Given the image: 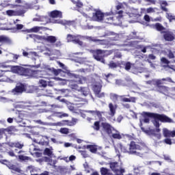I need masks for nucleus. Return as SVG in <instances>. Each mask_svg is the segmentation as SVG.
I'll list each match as a JSON object with an SVG mask.
<instances>
[{
    "mask_svg": "<svg viewBox=\"0 0 175 175\" xmlns=\"http://www.w3.org/2000/svg\"><path fill=\"white\" fill-rule=\"evenodd\" d=\"M142 116V117H144V122H146V124H148L150 122V118H153V120H154L153 124L155 128H159V121L161 122L167 124H173V122H174V121H173V119L169 118L165 114L143 111Z\"/></svg>",
    "mask_w": 175,
    "mask_h": 175,
    "instance_id": "1",
    "label": "nucleus"
},
{
    "mask_svg": "<svg viewBox=\"0 0 175 175\" xmlns=\"http://www.w3.org/2000/svg\"><path fill=\"white\" fill-rule=\"evenodd\" d=\"M146 148H147L146 144L141 142H135V141L130 142L129 150L125 146H120V150L122 152H128L130 155H136L137 157H142L143 153L139 151H144Z\"/></svg>",
    "mask_w": 175,
    "mask_h": 175,
    "instance_id": "2",
    "label": "nucleus"
},
{
    "mask_svg": "<svg viewBox=\"0 0 175 175\" xmlns=\"http://www.w3.org/2000/svg\"><path fill=\"white\" fill-rule=\"evenodd\" d=\"M12 70L14 73H17L18 75H20L21 76H27L31 77L35 75V70H33L31 68H25L23 66H14L12 68Z\"/></svg>",
    "mask_w": 175,
    "mask_h": 175,
    "instance_id": "3",
    "label": "nucleus"
},
{
    "mask_svg": "<svg viewBox=\"0 0 175 175\" xmlns=\"http://www.w3.org/2000/svg\"><path fill=\"white\" fill-rule=\"evenodd\" d=\"M160 4V8L163 12H165L166 13V18L169 20L170 23H172V21H175V16L172 15L170 13H167L169 12V10L166 8V6H169V4L167 3V1H161L159 2Z\"/></svg>",
    "mask_w": 175,
    "mask_h": 175,
    "instance_id": "4",
    "label": "nucleus"
},
{
    "mask_svg": "<svg viewBox=\"0 0 175 175\" xmlns=\"http://www.w3.org/2000/svg\"><path fill=\"white\" fill-rule=\"evenodd\" d=\"M93 58L96 61H99L105 64V55H106V51L102 49H96L92 51Z\"/></svg>",
    "mask_w": 175,
    "mask_h": 175,
    "instance_id": "5",
    "label": "nucleus"
},
{
    "mask_svg": "<svg viewBox=\"0 0 175 175\" xmlns=\"http://www.w3.org/2000/svg\"><path fill=\"white\" fill-rule=\"evenodd\" d=\"M67 42L75 43V44H79V46H83V41H81V35H67Z\"/></svg>",
    "mask_w": 175,
    "mask_h": 175,
    "instance_id": "6",
    "label": "nucleus"
},
{
    "mask_svg": "<svg viewBox=\"0 0 175 175\" xmlns=\"http://www.w3.org/2000/svg\"><path fill=\"white\" fill-rule=\"evenodd\" d=\"M109 166L112 172L116 175H122L125 173V170L121 168L118 162L110 163Z\"/></svg>",
    "mask_w": 175,
    "mask_h": 175,
    "instance_id": "7",
    "label": "nucleus"
},
{
    "mask_svg": "<svg viewBox=\"0 0 175 175\" xmlns=\"http://www.w3.org/2000/svg\"><path fill=\"white\" fill-rule=\"evenodd\" d=\"M161 35H163V38L165 42H174L175 40V34L170 30L161 31Z\"/></svg>",
    "mask_w": 175,
    "mask_h": 175,
    "instance_id": "8",
    "label": "nucleus"
},
{
    "mask_svg": "<svg viewBox=\"0 0 175 175\" xmlns=\"http://www.w3.org/2000/svg\"><path fill=\"white\" fill-rule=\"evenodd\" d=\"M27 89L23 83H17L15 88L12 90V94L14 95H21L23 92H25Z\"/></svg>",
    "mask_w": 175,
    "mask_h": 175,
    "instance_id": "9",
    "label": "nucleus"
},
{
    "mask_svg": "<svg viewBox=\"0 0 175 175\" xmlns=\"http://www.w3.org/2000/svg\"><path fill=\"white\" fill-rule=\"evenodd\" d=\"M101 126L103 128V131H104V132H105V133L109 136H111V133L116 131V129H114V127L108 122H102Z\"/></svg>",
    "mask_w": 175,
    "mask_h": 175,
    "instance_id": "10",
    "label": "nucleus"
},
{
    "mask_svg": "<svg viewBox=\"0 0 175 175\" xmlns=\"http://www.w3.org/2000/svg\"><path fill=\"white\" fill-rule=\"evenodd\" d=\"M103 18H105V14L100 10H97L95 13H93L92 19L94 21H103Z\"/></svg>",
    "mask_w": 175,
    "mask_h": 175,
    "instance_id": "11",
    "label": "nucleus"
},
{
    "mask_svg": "<svg viewBox=\"0 0 175 175\" xmlns=\"http://www.w3.org/2000/svg\"><path fill=\"white\" fill-rule=\"evenodd\" d=\"M76 122H77V119L72 118V121L62 120L61 122H58L56 123V125H58V126H65V125H67L68 126H73V125H76Z\"/></svg>",
    "mask_w": 175,
    "mask_h": 175,
    "instance_id": "12",
    "label": "nucleus"
},
{
    "mask_svg": "<svg viewBox=\"0 0 175 175\" xmlns=\"http://www.w3.org/2000/svg\"><path fill=\"white\" fill-rule=\"evenodd\" d=\"M8 16H24L25 14V10H19L14 11L13 10H8L6 11Z\"/></svg>",
    "mask_w": 175,
    "mask_h": 175,
    "instance_id": "13",
    "label": "nucleus"
},
{
    "mask_svg": "<svg viewBox=\"0 0 175 175\" xmlns=\"http://www.w3.org/2000/svg\"><path fill=\"white\" fill-rule=\"evenodd\" d=\"M167 83H173V80L170 77L163 78L161 79H157L156 81L157 87H162L163 84H167Z\"/></svg>",
    "mask_w": 175,
    "mask_h": 175,
    "instance_id": "14",
    "label": "nucleus"
},
{
    "mask_svg": "<svg viewBox=\"0 0 175 175\" xmlns=\"http://www.w3.org/2000/svg\"><path fill=\"white\" fill-rule=\"evenodd\" d=\"M164 137H175V131H170L167 128L163 129Z\"/></svg>",
    "mask_w": 175,
    "mask_h": 175,
    "instance_id": "15",
    "label": "nucleus"
},
{
    "mask_svg": "<svg viewBox=\"0 0 175 175\" xmlns=\"http://www.w3.org/2000/svg\"><path fill=\"white\" fill-rule=\"evenodd\" d=\"M7 167L8 169H10V170H12V172H14L15 173H23V170L20 167L12 164V163L7 164Z\"/></svg>",
    "mask_w": 175,
    "mask_h": 175,
    "instance_id": "16",
    "label": "nucleus"
},
{
    "mask_svg": "<svg viewBox=\"0 0 175 175\" xmlns=\"http://www.w3.org/2000/svg\"><path fill=\"white\" fill-rule=\"evenodd\" d=\"M50 17L52 18H62V12L59 10H53L51 12Z\"/></svg>",
    "mask_w": 175,
    "mask_h": 175,
    "instance_id": "17",
    "label": "nucleus"
},
{
    "mask_svg": "<svg viewBox=\"0 0 175 175\" xmlns=\"http://www.w3.org/2000/svg\"><path fill=\"white\" fill-rule=\"evenodd\" d=\"M0 43L2 44H10L12 43V40L6 36L0 35Z\"/></svg>",
    "mask_w": 175,
    "mask_h": 175,
    "instance_id": "18",
    "label": "nucleus"
},
{
    "mask_svg": "<svg viewBox=\"0 0 175 175\" xmlns=\"http://www.w3.org/2000/svg\"><path fill=\"white\" fill-rule=\"evenodd\" d=\"M10 147L11 148H18V150H21L24 147V144L20 142H10L9 144Z\"/></svg>",
    "mask_w": 175,
    "mask_h": 175,
    "instance_id": "19",
    "label": "nucleus"
},
{
    "mask_svg": "<svg viewBox=\"0 0 175 175\" xmlns=\"http://www.w3.org/2000/svg\"><path fill=\"white\" fill-rule=\"evenodd\" d=\"M42 39L44 40V42H47V43L54 44L55 42H57V38L54 36L43 37Z\"/></svg>",
    "mask_w": 175,
    "mask_h": 175,
    "instance_id": "20",
    "label": "nucleus"
},
{
    "mask_svg": "<svg viewBox=\"0 0 175 175\" xmlns=\"http://www.w3.org/2000/svg\"><path fill=\"white\" fill-rule=\"evenodd\" d=\"M157 91L161 94H163L164 95L169 94V87L163 85V86H157Z\"/></svg>",
    "mask_w": 175,
    "mask_h": 175,
    "instance_id": "21",
    "label": "nucleus"
},
{
    "mask_svg": "<svg viewBox=\"0 0 175 175\" xmlns=\"http://www.w3.org/2000/svg\"><path fill=\"white\" fill-rule=\"evenodd\" d=\"M109 111H110V113L109 115L111 116V117H114V116H116V111L117 110V105H113L112 103H110L109 104Z\"/></svg>",
    "mask_w": 175,
    "mask_h": 175,
    "instance_id": "22",
    "label": "nucleus"
},
{
    "mask_svg": "<svg viewBox=\"0 0 175 175\" xmlns=\"http://www.w3.org/2000/svg\"><path fill=\"white\" fill-rule=\"evenodd\" d=\"M86 113H88L89 114H92V116H97L98 118H102V114H105V111H100L98 110H96V111L88 110V111H86Z\"/></svg>",
    "mask_w": 175,
    "mask_h": 175,
    "instance_id": "23",
    "label": "nucleus"
},
{
    "mask_svg": "<svg viewBox=\"0 0 175 175\" xmlns=\"http://www.w3.org/2000/svg\"><path fill=\"white\" fill-rule=\"evenodd\" d=\"M113 132L115 133H111L110 137H111L112 139H116L118 140H121V139H122V136H121V134L120 133V132L117 130L115 129V131H113Z\"/></svg>",
    "mask_w": 175,
    "mask_h": 175,
    "instance_id": "24",
    "label": "nucleus"
},
{
    "mask_svg": "<svg viewBox=\"0 0 175 175\" xmlns=\"http://www.w3.org/2000/svg\"><path fill=\"white\" fill-rule=\"evenodd\" d=\"M120 98H121V101L122 102H125V103H136V98L135 97H130V98H125L124 96H120Z\"/></svg>",
    "mask_w": 175,
    "mask_h": 175,
    "instance_id": "25",
    "label": "nucleus"
},
{
    "mask_svg": "<svg viewBox=\"0 0 175 175\" xmlns=\"http://www.w3.org/2000/svg\"><path fill=\"white\" fill-rule=\"evenodd\" d=\"M154 28L157 29V31H158L159 32H161V33H162L163 31L166 30V28L159 23H155V25H154Z\"/></svg>",
    "mask_w": 175,
    "mask_h": 175,
    "instance_id": "26",
    "label": "nucleus"
},
{
    "mask_svg": "<svg viewBox=\"0 0 175 175\" xmlns=\"http://www.w3.org/2000/svg\"><path fill=\"white\" fill-rule=\"evenodd\" d=\"M86 148L92 154H96V152L98 151V146L96 145H87Z\"/></svg>",
    "mask_w": 175,
    "mask_h": 175,
    "instance_id": "27",
    "label": "nucleus"
},
{
    "mask_svg": "<svg viewBox=\"0 0 175 175\" xmlns=\"http://www.w3.org/2000/svg\"><path fill=\"white\" fill-rule=\"evenodd\" d=\"M93 91L95 95H97V94H99V92L102 91V85L100 84L94 85Z\"/></svg>",
    "mask_w": 175,
    "mask_h": 175,
    "instance_id": "28",
    "label": "nucleus"
},
{
    "mask_svg": "<svg viewBox=\"0 0 175 175\" xmlns=\"http://www.w3.org/2000/svg\"><path fill=\"white\" fill-rule=\"evenodd\" d=\"M100 173L101 175H113V173L109 172V169L103 167L100 168Z\"/></svg>",
    "mask_w": 175,
    "mask_h": 175,
    "instance_id": "29",
    "label": "nucleus"
},
{
    "mask_svg": "<svg viewBox=\"0 0 175 175\" xmlns=\"http://www.w3.org/2000/svg\"><path fill=\"white\" fill-rule=\"evenodd\" d=\"M94 131H100V121L94 122L93 126H92Z\"/></svg>",
    "mask_w": 175,
    "mask_h": 175,
    "instance_id": "30",
    "label": "nucleus"
},
{
    "mask_svg": "<svg viewBox=\"0 0 175 175\" xmlns=\"http://www.w3.org/2000/svg\"><path fill=\"white\" fill-rule=\"evenodd\" d=\"M79 91H81L84 96H87L90 94V88H80Z\"/></svg>",
    "mask_w": 175,
    "mask_h": 175,
    "instance_id": "31",
    "label": "nucleus"
},
{
    "mask_svg": "<svg viewBox=\"0 0 175 175\" xmlns=\"http://www.w3.org/2000/svg\"><path fill=\"white\" fill-rule=\"evenodd\" d=\"M18 160L21 161L22 162L25 161H31V157L27 156H24L23 154L18 155Z\"/></svg>",
    "mask_w": 175,
    "mask_h": 175,
    "instance_id": "32",
    "label": "nucleus"
},
{
    "mask_svg": "<svg viewBox=\"0 0 175 175\" xmlns=\"http://www.w3.org/2000/svg\"><path fill=\"white\" fill-rule=\"evenodd\" d=\"M45 139L48 141H40L38 142V144H40V146H49L50 144V141H49V137L47 136H44Z\"/></svg>",
    "mask_w": 175,
    "mask_h": 175,
    "instance_id": "33",
    "label": "nucleus"
},
{
    "mask_svg": "<svg viewBox=\"0 0 175 175\" xmlns=\"http://www.w3.org/2000/svg\"><path fill=\"white\" fill-rule=\"evenodd\" d=\"M108 66L109 68V69H116V68H118V64H117V63L111 61L109 62V64H108Z\"/></svg>",
    "mask_w": 175,
    "mask_h": 175,
    "instance_id": "34",
    "label": "nucleus"
},
{
    "mask_svg": "<svg viewBox=\"0 0 175 175\" xmlns=\"http://www.w3.org/2000/svg\"><path fill=\"white\" fill-rule=\"evenodd\" d=\"M44 155H48V157H51V155H53V152L51 150H50V148H46L44 150Z\"/></svg>",
    "mask_w": 175,
    "mask_h": 175,
    "instance_id": "35",
    "label": "nucleus"
},
{
    "mask_svg": "<svg viewBox=\"0 0 175 175\" xmlns=\"http://www.w3.org/2000/svg\"><path fill=\"white\" fill-rule=\"evenodd\" d=\"M70 89L71 90H75V91H80V89H79V85L74 83V84H70Z\"/></svg>",
    "mask_w": 175,
    "mask_h": 175,
    "instance_id": "36",
    "label": "nucleus"
},
{
    "mask_svg": "<svg viewBox=\"0 0 175 175\" xmlns=\"http://www.w3.org/2000/svg\"><path fill=\"white\" fill-rule=\"evenodd\" d=\"M52 72L55 75V76H58V75H59V73H61V72H62V70L52 68Z\"/></svg>",
    "mask_w": 175,
    "mask_h": 175,
    "instance_id": "37",
    "label": "nucleus"
},
{
    "mask_svg": "<svg viewBox=\"0 0 175 175\" xmlns=\"http://www.w3.org/2000/svg\"><path fill=\"white\" fill-rule=\"evenodd\" d=\"M124 69L126 70H131V68H132V64H131V62H127L125 64H124Z\"/></svg>",
    "mask_w": 175,
    "mask_h": 175,
    "instance_id": "38",
    "label": "nucleus"
},
{
    "mask_svg": "<svg viewBox=\"0 0 175 175\" xmlns=\"http://www.w3.org/2000/svg\"><path fill=\"white\" fill-rule=\"evenodd\" d=\"M110 98H111V100H118V95L116 94L111 93Z\"/></svg>",
    "mask_w": 175,
    "mask_h": 175,
    "instance_id": "39",
    "label": "nucleus"
},
{
    "mask_svg": "<svg viewBox=\"0 0 175 175\" xmlns=\"http://www.w3.org/2000/svg\"><path fill=\"white\" fill-rule=\"evenodd\" d=\"M87 80V79L84 77H81L79 78L78 83L79 84H84V82Z\"/></svg>",
    "mask_w": 175,
    "mask_h": 175,
    "instance_id": "40",
    "label": "nucleus"
},
{
    "mask_svg": "<svg viewBox=\"0 0 175 175\" xmlns=\"http://www.w3.org/2000/svg\"><path fill=\"white\" fill-rule=\"evenodd\" d=\"M161 61L163 64H165V65H169L170 64V62L166 59V57H162L161 59Z\"/></svg>",
    "mask_w": 175,
    "mask_h": 175,
    "instance_id": "41",
    "label": "nucleus"
},
{
    "mask_svg": "<svg viewBox=\"0 0 175 175\" xmlns=\"http://www.w3.org/2000/svg\"><path fill=\"white\" fill-rule=\"evenodd\" d=\"M113 20H114V17H113V16L105 17L106 23H111V21H113Z\"/></svg>",
    "mask_w": 175,
    "mask_h": 175,
    "instance_id": "42",
    "label": "nucleus"
},
{
    "mask_svg": "<svg viewBox=\"0 0 175 175\" xmlns=\"http://www.w3.org/2000/svg\"><path fill=\"white\" fill-rule=\"evenodd\" d=\"M155 9L157 8H148L146 9L147 13H155Z\"/></svg>",
    "mask_w": 175,
    "mask_h": 175,
    "instance_id": "43",
    "label": "nucleus"
},
{
    "mask_svg": "<svg viewBox=\"0 0 175 175\" xmlns=\"http://www.w3.org/2000/svg\"><path fill=\"white\" fill-rule=\"evenodd\" d=\"M164 143H165V144H169L170 146H171V144H172V139L170 138H165L164 139Z\"/></svg>",
    "mask_w": 175,
    "mask_h": 175,
    "instance_id": "44",
    "label": "nucleus"
},
{
    "mask_svg": "<svg viewBox=\"0 0 175 175\" xmlns=\"http://www.w3.org/2000/svg\"><path fill=\"white\" fill-rule=\"evenodd\" d=\"M60 132L64 135H68L69 133V130L68 129H61Z\"/></svg>",
    "mask_w": 175,
    "mask_h": 175,
    "instance_id": "45",
    "label": "nucleus"
},
{
    "mask_svg": "<svg viewBox=\"0 0 175 175\" xmlns=\"http://www.w3.org/2000/svg\"><path fill=\"white\" fill-rule=\"evenodd\" d=\"M81 154L83 158H88V154H87V151L85 150H81Z\"/></svg>",
    "mask_w": 175,
    "mask_h": 175,
    "instance_id": "46",
    "label": "nucleus"
},
{
    "mask_svg": "<svg viewBox=\"0 0 175 175\" xmlns=\"http://www.w3.org/2000/svg\"><path fill=\"white\" fill-rule=\"evenodd\" d=\"M144 20H145L146 23H150V21H151V18H150V16L148 14H146L144 16Z\"/></svg>",
    "mask_w": 175,
    "mask_h": 175,
    "instance_id": "47",
    "label": "nucleus"
},
{
    "mask_svg": "<svg viewBox=\"0 0 175 175\" xmlns=\"http://www.w3.org/2000/svg\"><path fill=\"white\" fill-rule=\"evenodd\" d=\"M40 83L42 87H47V82L43 79L40 80Z\"/></svg>",
    "mask_w": 175,
    "mask_h": 175,
    "instance_id": "48",
    "label": "nucleus"
},
{
    "mask_svg": "<svg viewBox=\"0 0 175 175\" xmlns=\"http://www.w3.org/2000/svg\"><path fill=\"white\" fill-rule=\"evenodd\" d=\"M150 132L151 133H154V132H157V133H159L161 132V129H159V127L156 128V129H151L150 130Z\"/></svg>",
    "mask_w": 175,
    "mask_h": 175,
    "instance_id": "49",
    "label": "nucleus"
},
{
    "mask_svg": "<svg viewBox=\"0 0 175 175\" xmlns=\"http://www.w3.org/2000/svg\"><path fill=\"white\" fill-rule=\"evenodd\" d=\"M75 5L77 8H83V3H81V1H77V2H75Z\"/></svg>",
    "mask_w": 175,
    "mask_h": 175,
    "instance_id": "50",
    "label": "nucleus"
},
{
    "mask_svg": "<svg viewBox=\"0 0 175 175\" xmlns=\"http://www.w3.org/2000/svg\"><path fill=\"white\" fill-rule=\"evenodd\" d=\"M6 72H8V70H0V79L1 77H3L5 76V73H6ZM0 81H2V80H0Z\"/></svg>",
    "mask_w": 175,
    "mask_h": 175,
    "instance_id": "51",
    "label": "nucleus"
},
{
    "mask_svg": "<svg viewBox=\"0 0 175 175\" xmlns=\"http://www.w3.org/2000/svg\"><path fill=\"white\" fill-rule=\"evenodd\" d=\"M7 154H8L10 157H16V154H14V150H9L8 152H7Z\"/></svg>",
    "mask_w": 175,
    "mask_h": 175,
    "instance_id": "52",
    "label": "nucleus"
},
{
    "mask_svg": "<svg viewBox=\"0 0 175 175\" xmlns=\"http://www.w3.org/2000/svg\"><path fill=\"white\" fill-rule=\"evenodd\" d=\"M24 28V25L21 24H17L16 25V29L18 31H20V29H23Z\"/></svg>",
    "mask_w": 175,
    "mask_h": 175,
    "instance_id": "53",
    "label": "nucleus"
},
{
    "mask_svg": "<svg viewBox=\"0 0 175 175\" xmlns=\"http://www.w3.org/2000/svg\"><path fill=\"white\" fill-rule=\"evenodd\" d=\"M32 32H38L40 31V28L39 27H34L31 29Z\"/></svg>",
    "mask_w": 175,
    "mask_h": 175,
    "instance_id": "54",
    "label": "nucleus"
},
{
    "mask_svg": "<svg viewBox=\"0 0 175 175\" xmlns=\"http://www.w3.org/2000/svg\"><path fill=\"white\" fill-rule=\"evenodd\" d=\"M96 96H97V98H105V93L99 92L98 94H96Z\"/></svg>",
    "mask_w": 175,
    "mask_h": 175,
    "instance_id": "55",
    "label": "nucleus"
},
{
    "mask_svg": "<svg viewBox=\"0 0 175 175\" xmlns=\"http://www.w3.org/2000/svg\"><path fill=\"white\" fill-rule=\"evenodd\" d=\"M1 162L3 165H6V166H8V165H9V163H11L10 162H9L8 160H5V159L1 160Z\"/></svg>",
    "mask_w": 175,
    "mask_h": 175,
    "instance_id": "56",
    "label": "nucleus"
},
{
    "mask_svg": "<svg viewBox=\"0 0 175 175\" xmlns=\"http://www.w3.org/2000/svg\"><path fill=\"white\" fill-rule=\"evenodd\" d=\"M3 148H6V145L3 144V145H1L0 150H1V151H4V152L8 151V149L4 150Z\"/></svg>",
    "mask_w": 175,
    "mask_h": 175,
    "instance_id": "57",
    "label": "nucleus"
},
{
    "mask_svg": "<svg viewBox=\"0 0 175 175\" xmlns=\"http://www.w3.org/2000/svg\"><path fill=\"white\" fill-rule=\"evenodd\" d=\"M153 135H154V136H155V137L158 138L159 139L162 137V135L159 133H153Z\"/></svg>",
    "mask_w": 175,
    "mask_h": 175,
    "instance_id": "58",
    "label": "nucleus"
},
{
    "mask_svg": "<svg viewBox=\"0 0 175 175\" xmlns=\"http://www.w3.org/2000/svg\"><path fill=\"white\" fill-rule=\"evenodd\" d=\"M43 161H44V162H51V159H50V158L48 157H44L43 158Z\"/></svg>",
    "mask_w": 175,
    "mask_h": 175,
    "instance_id": "59",
    "label": "nucleus"
},
{
    "mask_svg": "<svg viewBox=\"0 0 175 175\" xmlns=\"http://www.w3.org/2000/svg\"><path fill=\"white\" fill-rule=\"evenodd\" d=\"M168 57L169 58H174V53H173L172 51H170L168 53Z\"/></svg>",
    "mask_w": 175,
    "mask_h": 175,
    "instance_id": "60",
    "label": "nucleus"
},
{
    "mask_svg": "<svg viewBox=\"0 0 175 175\" xmlns=\"http://www.w3.org/2000/svg\"><path fill=\"white\" fill-rule=\"evenodd\" d=\"M36 157H37V158H40V157H42V152H34Z\"/></svg>",
    "mask_w": 175,
    "mask_h": 175,
    "instance_id": "61",
    "label": "nucleus"
},
{
    "mask_svg": "<svg viewBox=\"0 0 175 175\" xmlns=\"http://www.w3.org/2000/svg\"><path fill=\"white\" fill-rule=\"evenodd\" d=\"M148 58H149V59H155V58H157V57H155V55H152V54H150L149 55H148Z\"/></svg>",
    "mask_w": 175,
    "mask_h": 175,
    "instance_id": "62",
    "label": "nucleus"
},
{
    "mask_svg": "<svg viewBox=\"0 0 175 175\" xmlns=\"http://www.w3.org/2000/svg\"><path fill=\"white\" fill-rule=\"evenodd\" d=\"M75 159H76V156H75V155L70 156V157H69L70 161H75Z\"/></svg>",
    "mask_w": 175,
    "mask_h": 175,
    "instance_id": "63",
    "label": "nucleus"
},
{
    "mask_svg": "<svg viewBox=\"0 0 175 175\" xmlns=\"http://www.w3.org/2000/svg\"><path fill=\"white\" fill-rule=\"evenodd\" d=\"M116 58H121L122 57V55H121V53H116L115 55Z\"/></svg>",
    "mask_w": 175,
    "mask_h": 175,
    "instance_id": "64",
    "label": "nucleus"
}]
</instances>
